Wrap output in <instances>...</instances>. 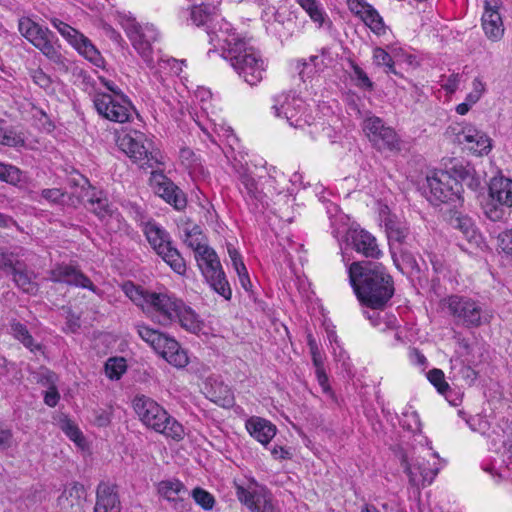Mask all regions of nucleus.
Listing matches in <instances>:
<instances>
[{
	"mask_svg": "<svg viewBox=\"0 0 512 512\" xmlns=\"http://www.w3.org/2000/svg\"><path fill=\"white\" fill-rule=\"evenodd\" d=\"M120 24L134 49L149 67H153V43L157 42L160 33L153 24H140L131 16H123Z\"/></svg>",
	"mask_w": 512,
	"mask_h": 512,
	"instance_id": "obj_9",
	"label": "nucleus"
},
{
	"mask_svg": "<svg viewBox=\"0 0 512 512\" xmlns=\"http://www.w3.org/2000/svg\"><path fill=\"white\" fill-rule=\"evenodd\" d=\"M485 213L487 217L492 221H499L504 217V210L503 208L497 206L494 203L487 204Z\"/></svg>",
	"mask_w": 512,
	"mask_h": 512,
	"instance_id": "obj_58",
	"label": "nucleus"
},
{
	"mask_svg": "<svg viewBox=\"0 0 512 512\" xmlns=\"http://www.w3.org/2000/svg\"><path fill=\"white\" fill-rule=\"evenodd\" d=\"M176 313L177 315L175 317V322L179 323L180 326L186 331L193 334H198L203 329V320L190 306L186 305L182 300Z\"/></svg>",
	"mask_w": 512,
	"mask_h": 512,
	"instance_id": "obj_30",
	"label": "nucleus"
},
{
	"mask_svg": "<svg viewBox=\"0 0 512 512\" xmlns=\"http://www.w3.org/2000/svg\"><path fill=\"white\" fill-rule=\"evenodd\" d=\"M59 393L55 387H50L44 395V402L50 407H55L59 401Z\"/></svg>",
	"mask_w": 512,
	"mask_h": 512,
	"instance_id": "obj_62",
	"label": "nucleus"
},
{
	"mask_svg": "<svg viewBox=\"0 0 512 512\" xmlns=\"http://www.w3.org/2000/svg\"><path fill=\"white\" fill-rule=\"evenodd\" d=\"M451 225L459 230L468 242L478 244L480 234L470 217L461 214L455 215L451 218Z\"/></svg>",
	"mask_w": 512,
	"mask_h": 512,
	"instance_id": "obj_33",
	"label": "nucleus"
},
{
	"mask_svg": "<svg viewBox=\"0 0 512 512\" xmlns=\"http://www.w3.org/2000/svg\"><path fill=\"white\" fill-rule=\"evenodd\" d=\"M226 26H229L227 23ZM229 27L220 29L216 34L223 42L231 66L251 86L262 81L266 67L259 53L235 32L229 33Z\"/></svg>",
	"mask_w": 512,
	"mask_h": 512,
	"instance_id": "obj_3",
	"label": "nucleus"
},
{
	"mask_svg": "<svg viewBox=\"0 0 512 512\" xmlns=\"http://www.w3.org/2000/svg\"><path fill=\"white\" fill-rule=\"evenodd\" d=\"M380 309L364 310L363 315L371 325L380 331L393 330L397 327V319L394 315L382 313Z\"/></svg>",
	"mask_w": 512,
	"mask_h": 512,
	"instance_id": "obj_34",
	"label": "nucleus"
},
{
	"mask_svg": "<svg viewBox=\"0 0 512 512\" xmlns=\"http://www.w3.org/2000/svg\"><path fill=\"white\" fill-rule=\"evenodd\" d=\"M216 16V7L212 5L193 6L190 13V20L196 26L207 25Z\"/></svg>",
	"mask_w": 512,
	"mask_h": 512,
	"instance_id": "obj_36",
	"label": "nucleus"
},
{
	"mask_svg": "<svg viewBox=\"0 0 512 512\" xmlns=\"http://www.w3.org/2000/svg\"><path fill=\"white\" fill-rule=\"evenodd\" d=\"M240 183L244 187L246 193L253 198L259 197V191L257 188L256 181L248 174H244L240 177Z\"/></svg>",
	"mask_w": 512,
	"mask_h": 512,
	"instance_id": "obj_54",
	"label": "nucleus"
},
{
	"mask_svg": "<svg viewBox=\"0 0 512 512\" xmlns=\"http://www.w3.org/2000/svg\"><path fill=\"white\" fill-rule=\"evenodd\" d=\"M427 379L437 389V391L444 395L450 390V386L445 379L444 372L441 369L434 368L427 373Z\"/></svg>",
	"mask_w": 512,
	"mask_h": 512,
	"instance_id": "obj_45",
	"label": "nucleus"
},
{
	"mask_svg": "<svg viewBox=\"0 0 512 512\" xmlns=\"http://www.w3.org/2000/svg\"><path fill=\"white\" fill-rule=\"evenodd\" d=\"M444 304L449 313L466 327H479L491 318L479 302L469 297L452 295L444 300Z\"/></svg>",
	"mask_w": 512,
	"mask_h": 512,
	"instance_id": "obj_13",
	"label": "nucleus"
},
{
	"mask_svg": "<svg viewBox=\"0 0 512 512\" xmlns=\"http://www.w3.org/2000/svg\"><path fill=\"white\" fill-rule=\"evenodd\" d=\"M497 241L501 251L512 256V228L499 233Z\"/></svg>",
	"mask_w": 512,
	"mask_h": 512,
	"instance_id": "obj_52",
	"label": "nucleus"
},
{
	"mask_svg": "<svg viewBox=\"0 0 512 512\" xmlns=\"http://www.w3.org/2000/svg\"><path fill=\"white\" fill-rule=\"evenodd\" d=\"M117 145L140 168H153L161 163V153L145 134L130 131L120 135Z\"/></svg>",
	"mask_w": 512,
	"mask_h": 512,
	"instance_id": "obj_7",
	"label": "nucleus"
},
{
	"mask_svg": "<svg viewBox=\"0 0 512 512\" xmlns=\"http://www.w3.org/2000/svg\"><path fill=\"white\" fill-rule=\"evenodd\" d=\"M448 132L455 136L456 141L462 145L464 149L476 156L488 155L492 149L491 138L472 124H454L449 126Z\"/></svg>",
	"mask_w": 512,
	"mask_h": 512,
	"instance_id": "obj_17",
	"label": "nucleus"
},
{
	"mask_svg": "<svg viewBox=\"0 0 512 512\" xmlns=\"http://www.w3.org/2000/svg\"><path fill=\"white\" fill-rule=\"evenodd\" d=\"M150 185L153 191L177 210L186 207L187 201L184 193L162 172L151 173Z\"/></svg>",
	"mask_w": 512,
	"mask_h": 512,
	"instance_id": "obj_21",
	"label": "nucleus"
},
{
	"mask_svg": "<svg viewBox=\"0 0 512 512\" xmlns=\"http://www.w3.org/2000/svg\"><path fill=\"white\" fill-rule=\"evenodd\" d=\"M157 493L170 503L177 512H187L191 508L188 501L190 492L185 484L177 478H168L158 482Z\"/></svg>",
	"mask_w": 512,
	"mask_h": 512,
	"instance_id": "obj_20",
	"label": "nucleus"
},
{
	"mask_svg": "<svg viewBox=\"0 0 512 512\" xmlns=\"http://www.w3.org/2000/svg\"><path fill=\"white\" fill-rule=\"evenodd\" d=\"M308 343H309V347H310V351H311V355H312V361H313L315 368L322 366L323 365L322 356L318 350L315 340L312 338H309Z\"/></svg>",
	"mask_w": 512,
	"mask_h": 512,
	"instance_id": "obj_60",
	"label": "nucleus"
},
{
	"mask_svg": "<svg viewBox=\"0 0 512 512\" xmlns=\"http://www.w3.org/2000/svg\"><path fill=\"white\" fill-rule=\"evenodd\" d=\"M233 484L238 500L251 512H274L271 494L255 479H238Z\"/></svg>",
	"mask_w": 512,
	"mask_h": 512,
	"instance_id": "obj_12",
	"label": "nucleus"
},
{
	"mask_svg": "<svg viewBox=\"0 0 512 512\" xmlns=\"http://www.w3.org/2000/svg\"><path fill=\"white\" fill-rule=\"evenodd\" d=\"M385 229L390 242L402 243L407 237L408 230L405 225L391 218L385 220Z\"/></svg>",
	"mask_w": 512,
	"mask_h": 512,
	"instance_id": "obj_39",
	"label": "nucleus"
},
{
	"mask_svg": "<svg viewBox=\"0 0 512 512\" xmlns=\"http://www.w3.org/2000/svg\"><path fill=\"white\" fill-rule=\"evenodd\" d=\"M351 68H352L353 73H354V78L356 80V85L358 87H360V88H363V89H366V90H371L373 88V83L369 79V77L366 74V72L360 66H358L354 62H351Z\"/></svg>",
	"mask_w": 512,
	"mask_h": 512,
	"instance_id": "obj_51",
	"label": "nucleus"
},
{
	"mask_svg": "<svg viewBox=\"0 0 512 512\" xmlns=\"http://www.w3.org/2000/svg\"><path fill=\"white\" fill-rule=\"evenodd\" d=\"M135 329L139 337L170 365L176 368H184L188 365L189 357L187 351L180 346L175 338L143 322L137 323Z\"/></svg>",
	"mask_w": 512,
	"mask_h": 512,
	"instance_id": "obj_6",
	"label": "nucleus"
},
{
	"mask_svg": "<svg viewBox=\"0 0 512 512\" xmlns=\"http://www.w3.org/2000/svg\"><path fill=\"white\" fill-rule=\"evenodd\" d=\"M89 202V209L102 221L108 224L112 220L119 221V213H117L108 202V199L103 196L102 192H94Z\"/></svg>",
	"mask_w": 512,
	"mask_h": 512,
	"instance_id": "obj_32",
	"label": "nucleus"
},
{
	"mask_svg": "<svg viewBox=\"0 0 512 512\" xmlns=\"http://www.w3.org/2000/svg\"><path fill=\"white\" fill-rule=\"evenodd\" d=\"M489 194L500 206L512 208V180L505 177L492 178Z\"/></svg>",
	"mask_w": 512,
	"mask_h": 512,
	"instance_id": "obj_29",
	"label": "nucleus"
},
{
	"mask_svg": "<svg viewBox=\"0 0 512 512\" xmlns=\"http://www.w3.org/2000/svg\"><path fill=\"white\" fill-rule=\"evenodd\" d=\"M197 97L201 101V111L203 115L209 121V126L204 125L201 122H197L199 127L208 135H210V129L215 133L223 132V135L229 137L232 134L230 128H225L224 121L216 110V105L213 103L212 94L209 90L202 89L197 93Z\"/></svg>",
	"mask_w": 512,
	"mask_h": 512,
	"instance_id": "obj_22",
	"label": "nucleus"
},
{
	"mask_svg": "<svg viewBox=\"0 0 512 512\" xmlns=\"http://www.w3.org/2000/svg\"><path fill=\"white\" fill-rule=\"evenodd\" d=\"M134 218L152 249L179 275L186 272V264L179 251L172 246L169 233L152 219H146L139 207H132Z\"/></svg>",
	"mask_w": 512,
	"mask_h": 512,
	"instance_id": "obj_4",
	"label": "nucleus"
},
{
	"mask_svg": "<svg viewBox=\"0 0 512 512\" xmlns=\"http://www.w3.org/2000/svg\"><path fill=\"white\" fill-rule=\"evenodd\" d=\"M181 299L167 293L152 292L148 296V303L145 305L144 313L153 321L162 326H170L175 323V317Z\"/></svg>",
	"mask_w": 512,
	"mask_h": 512,
	"instance_id": "obj_19",
	"label": "nucleus"
},
{
	"mask_svg": "<svg viewBox=\"0 0 512 512\" xmlns=\"http://www.w3.org/2000/svg\"><path fill=\"white\" fill-rule=\"evenodd\" d=\"M12 273L14 282L23 292L36 293L37 284L32 280V273L18 267L13 268Z\"/></svg>",
	"mask_w": 512,
	"mask_h": 512,
	"instance_id": "obj_37",
	"label": "nucleus"
},
{
	"mask_svg": "<svg viewBox=\"0 0 512 512\" xmlns=\"http://www.w3.org/2000/svg\"><path fill=\"white\" fill-rule=\"evenodd\" d=\"M348 276L358 301L369 309H384L394 295L393 278L380 263L353 262Z\"/></svg>",
	"mask_w": 512,
	"mask_h": 512,
	"instance_id": "obj_1",
	"label": "nucleus"
},
{
	"mask_svg": "<svg viewBox=\"0 0 512 512\" xmlns=\"http://www.w3.org/2000/svg\"><path fill=\"white\" fill-rule=\"evenodd\" d=\"M272 101L274 115L286 119L290 126L303 128L305 125H311L310 116H304V101L295 94L283 92L275 95Z\"/></svg>",
	"mask_w": 512,
	"mask_h": 512,
	"instance_id": "obj_15",
	"label": "nucleus"
},
{
	"mask_svg": "<svg viewBox=\"0 0 512 512\" xmlns=\"http://www.w3.org/2000/svg\"><path fill=\"white\" fill-rule=\"evenodd\" d=\"M296 2L309 15L311 20L320 27L328 20V16L318 0H296Z\"/></svg>",
	"mask_w": 512,
	"mask_h": 512,
	"instance_id": "obj_35",
	"label": "nucleus"
},
{
	"mask_svg": "<svg viewBox=\"0 0 512 512\" xmlns=\"http://www.w3.org/2000/svg\"><path fill=\"white\" fill-rule=\"evenodd\" d=\"M331 63V58L328 55V52L323 49L321 54L312 55L309 57V62H303L304 68L309 66H313L316 72L322 71L329 66Z\"/></svg>",
	"mask_w": 512,
	"mask_h": 512,
	"instance_id": "obj_48",
	"label": "nucleus"
},
{
	"mask_svg": "<svg viewBox=\"0 0 512 512\" xmlns=\"http://www.w3.org/2000/svg\"><path fill=\"white\" fill-rule=\"evenodd\" d=\"M467 424L472 431L490 439L496 450L499 445L504 448L506 459L484 462L482 469L497 483L503 480L512 481V420L502 418L492 426L486 417L475 415L467 420Z\"/></svg>",
	"mask_w": 512,
	"mask_h": 512,
	"instance_id": "obj_2",
	"label": "nucleus"
},
{
	"mask_svg": "<svg viewBox=\"0 0 512 512\" xmlns=\"http://www.w3.org/2000/svg\"><path fill=\"white\" fill-rule=\"evenodd\" d=\"M124 291L125 294L144 311L145 305L148 303V296L152 294V291L144 290L132 283L125 284Z\"/></svg>",
	"mask_w": 512,
	"mask_h": 512,
	"instance_id": "obj_40",
	"label": "nucleus"
},
{
	"mask_svg": "<svg viewBox=\"0 0 512 512\" xmlns=\"http://www.w3.org/2000/svg\"><path fill=\"white\" fill-rule=\"evenodd\" d=\"M86 497V490L82 484L74 483L67 487L58 498V505L61 510L68 512L69 509H80Z\"/></svg>",
	"mask_w": 512,
	"mask_h": 512,
	"instance_id": "obj_31",
	"label": "nucleus"
},
{
	"mask_svg": "<svg viewBox=\"0 0 512 512\" xmlns=\"http://www.w3.org/2000/svg\"><path fill=\"white\" fill-rule=\"evenodd\" d=\"M347 5L349 10L360 19L367 13L366 10L372 7L364 0H347Z\"/></svg>",
	"mask_w": 512,
	"mask_h": 512,
	"instance_id": "obj_53",
	"label": "nucleus"
},
{
	"mask_svg": "<svg viewBox=\"0 0 512 512\" xmlns=\"http://www.w3.org/2000/svg\"><path fill=\"white\" fill-rule=\"evenodd\" d=\"M316 377H317V381H318L319 385L321 386L323 392H326V393L329 392L330 386L328 383V376L324 370V365H322L320 367H316Z\"/></svg>",
	"mask_w": 512,
	"mask_h": 512,
	"instance_id": "obj_59",
	"label": "nucleus"
},
{
	"mask_svg": "<svg viewBox=\"0 0 512 512\" xmlns=\"http://www.w3.org/2000/svg\"><path fill=\"white\" fill-rule=\"evenodd\" d=\"M18 29L21 35L49 60L57 64L63 63L64 58L60 51L58 39L52 31L40 26L28 17L19 19Z\"/></svg>",
	"mask_w": 512,
	"mask_h": 512,
	"instance_id": "obj_8",
	"label": "nucleus"
},
{
	"mask_svg": "<svg viewBox=\"0 0 512 512\" xmlns=\"http://www.w3.org/2000/svg\"><path fill=\"white\" fill-rule=\"evenodd\" d=\"M184 242L195 254L207 246L204 236L197 229L187 232Z\"/></svg>",
	"mask_w": 512,
	"mask_h": 512,
	"instance_id": "obj_47",
	"label": "nucleus"
},
{
	"mask_svg": "<svg viewBox=\"0 0 512 512\" xmlns=\"http://www.w3.org/2000/svg\"><path fill=\"white\" fill-rule=\"evenodd\" d=\"M441 87L448 93H454L459 86L460 76L459 74H451L448 77L441 79Z\"/></svg>",
	"mask_w": 512,
	"mask_h": 512,
	"instance_id": "obj_56",
	"label": "nucleus"
},
{
	"mask_svg": "<svg viewBox=\"0 0 512 512\" xmlns=\"http://www.w3.org/2000/svg\"><path fill=\"white\" fill-rule=\"evenodd\" d=\"M460 374L467 385H472L477 379V372L469 366H463L460 370Z\"/></svg>",
	"mask_w": 512,
	"mask_h": 512,
	"instance_id": "obj_61",
	"label": "nucleus"
},
{
	"mask_svg": "<svg viewBox=\"0 0 512 512\" xmlns=\"http://www.w3.org/2000/svg\"><path fill=\"white\" fill-rule=\"evenodd\" d=\"M95 512H120V501L115 486L100 483L97 488Z\"/></svg>",
	"mask_w": 512,
	"mask_h": 512,
	"instance_id": "obj_28",
	"label": "nucleus"
},
{
	"mask_svg": "<svg viewBox=\"0 0 512 512\" xmlns=\"http://www.w3.org/2000/svg\"><path fill=\"white\" fill-rule=\"evenodd\" d=\"M220 393V396H213L211 400L221 406H231L233 404L234 398L230 389L227 386L221 385Z\"/></svg>",
	"mask_w": 512,
	"mask_h": 512,
	"instance_id": "obj_55",
	"label": "nucleus"
},
{
	"mask_svg": "<svg viewBox=\"0 0 512 512\" xmlns=\"http://www.w3.org/2000/svg\"><path fill=\"white\" fill-rule=\"evenodd\" d=\"M133 408L147 427L173 440L183 439V426L153 399L145 395L136 396L133 400Z\"/></svg>",
	"mask_w": 512,
	"mask_h": 512,
	"instance_id": "obj_5",
	"label": "nucleus"
},
{
	"mask_svg": "<svg viewBox=\"0 0 512 512\" xmlns=\"http://www.w3.org/2000/svg\"><path fill=\"white\" fill-rule=\"evenodd\" d=\"M499 6L500 0H484L481 25L486 37L493 42L500 41L505 31Z\"/></svg>",
	"mask_w": 512,
	"mask_h": 512,
	"instance_id": "obj_23",
	"label": "nucleus"
},
{
	"mask_svg": "<svg viewBox=\"0 0 512 512\" xmlns=\"http://www.w3.org/2000/svg\"><path fill=\"white\" fill-rule=\"evenodd\" d=\"M441 466L430 465L429 461L418 458L412 464H407L405 471L409 477V482L413 486L430 485L437 476Z\"/></svg>",
	"mask_w": 512,
	"mask_h": 512,
	"instance_id": "obj_25",
	"label": "nucleus"
},
{
	"mask_svg": "<svg viewBox=\"0 0 512 512\" xmlns=\"http://www.w3.org/2000/svg\"><path fill=\"white\" fill-rule=\"evenodd\" d=\"M246 429L249 434L262 445H267L274 438L277 428L270 421L252 416L246 421Z\"/></svg>",
	"mask_w": 512,
	"mask_h": 512,
	"instance_id": "obj_27",
	"label": "nucleus"
},
{
	"mask_svg": "<svg viewBox=\"0 0 512 512\" xmlns=\"http://www.w3.org/2000/svg\"><path fill=\"white\" fill-rule=\"evenodd\" d=\"M50 280L58 283L86 288L94 293L97 288L79 269L69 264H57L50 271Z\"/></svg>",
	"mask_w": 512,
	"mask_h": 512,
	"instance_id": "obj_24",
	"label": "nucleus"
},
{
	"mask_svg": "<svg viewBox=\"0 0 512 512\" xmlns=\"http://www.w3.org/2000/svg\"><path fill=\"white\" fill-rule=\"evenodd\" d=\"M92 100L99 116L111 122H128L135 111L131 100L123 92H95Z\"/></svg>",
	"mask_w": 512,
	"mask_h": 512,
	"instance_id": "obj_10",
	"label": "nucleus"
},
{
	"mask_svg": "<svg viewBox=\"0 0 512 512\" xmlns=\"http://www.w3.org/2000/svg\"><path fill=\"white\" fill-rule=\"evenodd\" d=\"M42 196L52 202H59L64 194L61 192V190L54 188L43 190Z\"/></svg>",
	"mask_w": 512,
	"mask_h": 512,
	"instance_id": "obj_64",
	"label": "nucleus"
},
{
	"mask_svg": "<svg viewBox=\"0 0 512 512\" xmlns=\"http://www.w3.org/2000/svg\"><path fill=\"white\" fill-rule=\"evenodd\" d=\"M460 185L448 172L434 171L426 177L425 193L428 200L437 205L453 200L459 193Z\"/></svg>",
	"mask_w": 512,
	"mask_h": 512,
	"instance_id": "obj_18",
	"label": "nucleus"
},
{
	"mask_svg": "<svg viewBox=\"0 0 512 512\" xmlns=\"http://www.w3.org/2000/svg\"><path fill=\"white\" fill-rule=\"evenodd\" d=\"M50 22L61 36L65 38L80 55L85 57L96 67H104L105 61L90 39L58 18H53Z\"/></svg>",
	"mask_w": 512,
	"mask_h": 512,
	"instance_id": "obj_16",
	"label": "nucleus"
},
{
	"mask_svg": "<svg viewBox=\"0 0 512 512\" xmlns=\"http://www.w3.org/2000/svg\"><path fill=\"white\" fill-rule=\"evenodd\" d=\"M62 431L78 446H82L84 438L79 428L70 420H65L61 424Z\"/></svg>",
	"mask_w": 512,
	"mask_h": 512,
	"instance_id": "obj_50",
	"label": "nucleus"
},
{
	"mask_svg": "<svg viewBox=\"0 0 512 512\" xmlns=\"http://www.w3.org/2000/svg\"><path fill=\"white\" fill-rule=\"evenodd\" d=\"M127 365L124 358H110L105 364V374L111 380H118L126 371Z\"/></svg>",
	"mask_w": 512,
	"mask_h": 512,
	"instance_id": "obj_44",
	"label": "nucleus"
},
{
	"mask_svg": "<svg viewBox=\"0 0 512 512\" xmlns=\"http://www.w3.org/2000/svg\"><path fill=\"white\" fill-rule=\"evenodd\" d=\"M25 139L22 133L17 132L14 129H3L0 128V145L18 148L23 147Z\"/></svg>",
	"mask_w": 512,
	"mask_h": 512,
	"instance_id": "obj_43",
	"label": "nucleus"
},
{
	"mask_svg": "<svg viewBox=\"0 0 512 512\" xmlns=\"http://www.w3.org/2000/svg\"><path fill=\"white\" fill-rule=\"evenodd\" d=\"M271 455L276 460H285L290 459L292 457V454L289 449L277 445L271 449Z\"/></svg>",
	"mask_w": 512,
	"mask_h": 512,
	"instance_id": "obj_63",
	"label": "nucleus"
},
{
	"mask_svg": "<svg viewBox=\"0 0 512 512\" xmlns=\"http://www.w3.org/2000/svg\"><path fill=\"white\" fill-rule=\"evenodd\" d=\"M11 332L14 338L19 340L31 352L40 349V345L34 343L33 337L30 335L27 327L20 322L11 323Z\"/></svg>",
	"mask_w": 512,
	"mask_h": 512,
	"instance_id": "obj_38",
	"label": "nucleus"
},
{
	"mask_svg": "<svg viewBox=\"0 0 512 512\" xmlns=\"http://www.w3.org/2000/svg\"><path fill=\"white\" fill-rule=\"evenodd\" d=\"M0 180L7 183H16L20 181V170L10 164L0 162Z\"/></svg>",
	"mask_w": 512,
	"mask_h": 512,
	"instance_id": "obj_49",
	"label": "nucleus"
},
{
	"mask_svg": "<svg viewBox=\"0 0 512 512\" xmlns=\"http://www.w3.org/2000/svg\"><path fill=\"white\" fill-rule=\"evenodd\" d=\"M190 496L193 498L195 503L199 505L205 511H211L215 504V497L207 490L196 487L190 492Z\"/></svg>",
	"mask_w": 512,
	"mask_h": 512,
	"instance_id": "obj_41",
	"label": "nucleus"
},
{
	"mask_svg": "<svg viewBox=\"0 0 512 512\" xmlns=\"http://www.w3.org/2000/svg\"><path fill=\"white\" fill-rule=\"evenodd\" d=\"M391 55L380 47H376L373 50V62L377 66L388 65L392 61Z\"/></svg>",
	"mask_w": 512,
	"mask_h": 512,
	"instance_id": "obj_57",
	"label": "nucleus"
},
{
	"mask_svg": "<svg viewBox=\"0 0 512 512\" xmlns=\"http://www.w3.org/2000/svg\"><path fill=\"white\" fill-rule=\"evenodd\" d=\"M363 131L372 146L380 151H399L401 141L392 127L386 126L384 121L377 116H368L362 125Z\"/></svg>",
	"mask_w": 512,
	"mask_h": 512,
	"instance_id": "obj_14",
	"label": "nucleus"
},
{
	"mask_svg": "<svg viewBox=\"0 0 512 512\" xmlns=\"http://www.w3.org/2000/svg\"><path fill=\"white\" fill-rule=\"evenodd\" d=\"M366 14L361 20L377 35H382L385 33L386 27L382 17L379 15L377 10L373 8V6L366 10Z\"/></svg>",
	"mask_w": 512,
	"mask_h": 512,
	"instance_id": "obj_42",
	"label": "nucleus"
},
{
	"mask_svg": "<svg viewBox=\"0 0 512 512\" xmlns=\"http://www.w3.org/2000/svg\"><path fill=\"white\" fill-rule=\"evenodd\" d=\"M400 423L403 428L413 433L421 430V422L418 413L414 410H407L402 413Z\"/></svg>",
	"mask_w": 512,
	"mask_h": 512,
	"instance_id": "obj_46",
	"label": "nucleus"
},
{
	"mask_svg": "<svg viewBox=\"0 0 512 512\" xmlns=\"http://www.w3.org/2000/svg\"><path fill=\"white\" fill-rule=\"evenodd\" d=\"M195 260L210 287L225 299H230L232 291L214 249L207 245L195 254Z\"/></svg>",
	"mask_w": 512,
	"mask_h": 512,
	"instance_id": "obj_11",
	"label": "nucleus"
},
{
	"mask_svg": "<svg viewBox=\"0 0 512 512\" xmlns=\"http://www.w3.org/2000/svg\"><path fill=\"white\" fill-rule=\"evenodd\" d=\"M348 238L353 248L367 258L379 259L383 255L376 238L364 229H350Z\"/></svg>",
	"mask_w": 512,
	"mask_h": 512,
	"instance_id": "obj_26",
	"label": "nucleus"
}]
</instances>
